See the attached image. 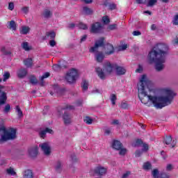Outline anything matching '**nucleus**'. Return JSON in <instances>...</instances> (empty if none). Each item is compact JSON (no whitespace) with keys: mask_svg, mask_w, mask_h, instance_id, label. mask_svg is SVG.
Wrapping results in <instances>:
<instances>
[{"mask_svg":"<svg viewBox=\"0 0 178 178\" xmlns=\"http://www.w3.org/2000/svg\"><path fill=\"white\" fill-rule=\"evenodd\" d=\"M31 84H33V86H35V84H38V79L35 77L34 75H31L29 78Z\"/></svg>","mask_w":178,"mask_h":178,"instance_id":"obj_29","label":"nucleus"},{"mask_svg":"<svg viewBox=\"0 0 178 178\" xmlns=\"http://www.w3.org/2000/svg\"><path fill=\"white\" fill-rule=\"evenodd\" d=\"M164 143L165 144H166V145H170V144H171V145L170 146V148H175V147H176V145L177 144V140H172V136H166L164 140Z\"/></svg>","mask_w":178,"mask_h":178,"instance_id":"obj_9","label":"nucleus"},{"mask_svg":"<svg viewBox=\"0 0 178 178\" xmlns=\"http://www.w3.org/2000/svg\"><path fill=\"white\" fill-rule=\"evenodd\" d=\"M8 23V26H7V28L9 29V30H13V31H16L17 29V25L16 24V22H15L14 20H11Z\"/></svg>","mask_w":178,"mask_h":178,"instance_id":"obj_20","label":"nucleus"},{"mask_svg":"<svg viewBox=\"0 0 178 178\" xmlns=\"http://www.w3.org/2000/svg\"><path fill=\"white\" fill-rule=\"evenodd\" d=\"M24 65L26 67H31L33 66V58H26L24 60Z\"/></svg>","mask_w":178,"mask_h":178,"instance_id":"obj_24","label":"nucleus"},{"mask_svg":"<svg viewBox=\"0 0 178 178\" xmlns=\"http://www.w3.org/2000/svg\"><path fill=\"white\" fill-rule=\"evenodd\" d=\"M22 47L23 48V49H24V51H30V49H31L29 46V42H24L22 44Z\"/></svg>","mask_w":178,"mask_h":178,"instance_id":"obj_35","label":"nucleus"},{"mask_svg":"<svg viewBox=\"0 0 178 178\" xmlns=\"http://www.w3.org/2000/svg\"><path fill=\"white\" fill-rule=\"evenodd\" d=\"M108 9L110 10H114V9H116V4H115V3L109 4Z\"/></svg>","mask_w":178,"mask_h":178,"instance_id":"obj_54","label":"nucleus"},{"mask_svg":"<svg viewBox=\"0 0 178 178\" xmlns=\"http://www.w3.org/2000/svg\"><path fill=\"white\" fill-rule=\"evenodd\" d=\"M158 2V0H149L148 3H147V8L151 6H154Z\"/></svg>","mask_w":178,"mask_h":178,"instance_id":"obj_40","label":"nucleus"},{"mask_svg":"<svg viewBox=\"0 0 178 178\" xmlns=\"http://www.w3.org/2000/svg\"><path fill=\"white\" fill-rule=\"evenodd\" d=\"M152 175L154 178H159V170L157 168H155L152 170Z\"/></svg>","mask_w":178,"mask_h":178,"instance_id":"obj_33","label":"nucleus"},{"mask_svg":"<svg viewBox=\"0 0 178 178\" xmlns=\"http://www.w3.org/2000/svg\"><path fill=\"white\" fill-rule=\"evenodd\" d=\"M55 37H56V33H55V31H51L46 32V35L42 36V40H43L44 41L48 40V38H50V40H55Z\"/></svg>","mask_w":178,"mask_h":178,"instance_id":"obj_14","label":"nucleus"},{"mask_svg":"<svg viewBox=\"0 0 178 178\" xmlns=\"http://www.w3.org/2000/svg\"><path fill=\"white\" fill-rule=\"evenodd\" d=\"M149 83L151 82L147 79V75H142L140 82L138 83V98L140 102L146 104H148L149 101H151L156 109H162V108L170 105L172 101L176 97V94L173 92V90L165 89V96L156 97L148 95L147 91H145V88H148Z\"/></svg>","mask_w":178,"mask_h":178,"instance_id":"obj_1","label":"nucleus"},{"mask_svg":"<svg viewBox=\"0 0 178 178\" xmlns=\"http://www.w3.org/2000/svg\"><path fill=\"white\" fill-rule=\"evenodd\" d=\"M16 129L10 128L9 131L6 129L5 134L1 135L0 138V144L2 143H5L6 141H9V140H15L16 138Z\"/></svg>","mask_w":178,"mask_h":178,"instance_id":"obj_4","label":"nucleus"},{"mask_svg":"<svg viewBox=\"0 0 178 178\" xmlns=\"http://www.w3.org/2000/svg\"><path fill=\"white\" fill-rule=\"evenodd\" d=\"M123 147V144L122 142L118 140H114L112 143V148L113 149H115V151H118V149H121Z\"/></svg>","mask_w":178,"mask_h":178,"instance_id":"obj_15","label":"nucleus"},{"mask_svg":"<svg viewBox=\"0 0 178 178\" xmlns=\"http://www.w3.org/2000/svg\"><path fill=\"white\" fill-rule=\"evenodd\" d=\"M161 178H169V175L166 173H162Z\"/></svg>","mask_w":178,"mask_h":178,"instance_id":"obj_64","label":"nucleus"},{"mask_svg":"<svg viewBox=\"0 0 178 178\" xmlns=\"http://www.w3.org/2000/svg\"><path fill=\"white\" fill-rule=\"evenodd\" d=\"M6 133V128L5 127H0V136Z\"/></svg>","mask_w":178,"mask_h":178,"instance_id":"obj_51","label":"nucleus"},{"mask_svg":"<svg viewBox=\"0 0 178 178\" xmlns=\"http://www.w3.org/2000/svg\"><path fill=\"white\" fill-rule=\"evenodd\" d=\"M0 51L5 56H8L9 55H12V51L6 50V47L2 46L0 49Z\"/></svg>","mask_w":178,"mask_h":178,"instance_id":"obj_23","label":"nucleus"},{"mask_svg":"<svg viewBox=\"0 0 178 178\" xmlns=\"http://www.w3.org/2000/svg\"><path fill=\"white\" fill-rule=\"evenodd\" d=\"M130 175V172L127 171V172L124 173L122 176V178H127Z\"/></svg>","mask_w":178,"mask_h":178,"instance_id":"obj_62","label":"nucleus"},{"mask_svg":"<svg viewBox=\"0 0 178 178\" xmlns=\"http://www.w3.org/2000/svg\"><path fill=\"white\" fill-rule=\"evenodd\" d=\"M83 13L84 15H87L88 16L91 15L92 13V9L87 7V6H84L83 8Z\"/></svg>","mask_w":178,"mask_h":178,"instance_id":"obj_25","label":"nucleus"},{"mask_svg":"<svg viewBox=\"0 0 178 178\" xmlns=\"http://www.w3.org/2000/svg\"><path fill=\"white\" fill-rule=\"evenodd\" d=\"M6 172L10 176H15V175H16V172L15 171V170L12 167H10L9 168H8L6 170Z\"/></svg>","mask_w":178,"mask_h":178,"instance_id":"obj_34","label":"nucleus"},{"mask_svg":"<svg viewBox=\"0 0 178 178\" xmlns=\"http://www.w3.org/2000/svg\"><path fill=\"white\" fill-rule=\"evenodd\" d=\"M120 108H122V109H127V103H124V102L121 103Z\"/></svg>","mask_w":178,"mask_h":178,"instance_id":"obj_61","label":"nucleus"},{"mask_svg":"<svg viewBox=\"0 0 178 178\" xmlns=\"http://www.w3.org/2000/svg\"><path fill=\"white\" fill-rule=\"evenodd\" d=\"M49 45H50V47H55L56 45V42H55L54 39H51L49 41Z\"/></svg>","mask_w":178,"mask_h":178,"instance_id":"obj_55","label":"nucleus"},{"mask_svg":"<svg viewBox=\"0 0 178 178\" xmlns=\"http://www.w3.org/2000/svg\"><path fill=\"white\" fill-rule=\"evenodd\" d=\"M51 76V74L49 72H45L41 77H40V81H44V79H48Z\"/></svg>","mask_w":178,"mask_h":178,"instance_id":"obj_45","label":"nucleus"},{"mask_svg":"<svg viewBox=\"0 0 178 178\" xmlns=\"http://www.w3.org/2000/svg\"><path fill=\"white\" fill-rule=\"evenodd\" d=\"M172 169H173V165H172V164L167 165L166 170H168V172H170V170H172Z\"/></svg>","mask_w":178,"mask_h":178,"instance_id":"obj_60","label":"nucleus"},{"mask_svg":"<svg viewBox=\"0 0 178 178\" xmlns=\"http://www.w3.org/2000/svg\"><path fill=\"white\" fill-rule=\"evenodd\" d=\"M3 76V81H6L7 80H8V79H10V73H9V72H5Z\"/></svg>","mask_w":178,"mask_h":178,"instance_id":"obj_39","label":"nucleus"},{"mask_svg":"<svg viewBox=\"0 0 178 178\" xmlns=\"http://www.w3.org/2000/svg\"><path fill=\"white\" fill-rule=\"evenodd\" d=\"M102 22L104 24H108V23H111V19H109L108 16H104L102 17Z\"/></svg>","mask_w":178,"mask_h":178,"instance_id":"obj_42","label":"nucleus"},{"mask_svg":"<svg viewBox=\"0 0 178 178\" xmlns=\"http://www.w3.org/2000/svg\"><path fill=\"white\" fill-rule=\"evenodd\" d=\"M102 24L100 22H95L91 25L90 33L93 34H98L102 32Z\"/></svg>","mask_w":178,"mask_h":178,"instance_id":"obj_6","label":"nucleus"},{"mask_svg":"<svg viewBox=\"0 0 178 178\" xmlns=\"http://www.w3.org/2000/svg\"><path fill=\"white\" fill-rule=\"evenodd\" d=\"M93 172L97 176H104V175H106V172H108V168L102 165H97L95 168Z\"/></svg>","mask_w":178,"mask_h":178,"instance_id":"obj_7","label":"nucleus"},{"mask_svg":"<svg viewBox=\"0 0 178 178\" xmlns=\"http://www.w3.org/2000/svg\"><path fill=\"white\" fill-rule=\"evenodd\" d=\"M143 168L144 170H151L152 169V165L149 162H146L143 164Z\"/></svg>","mask_w":178,"mask_h":178,"instance_id":"obj_30","label":"nucleus"},{"mask_svg":"<svg viewBox=\"0 0 178 178\" xmlns=\"http://www.w3.org/2000/svg\"><path fill=\"white\" fill-rule=\"evenodd\" d=\"M81 87L83 91H87L88 90V81L83 80L81 84Z\"/></svg>","mask_w":178,"mask_h":178,"instance_id":"obj_32","label":"nucleus"},{"mask_svg":"<svg viewBox=\"0 0 178 178\" xmlns=\"http://www.w3.org/2000/svg\"><path fill=\"white\" fill-rule=\"evenodd\" d=\"M66 109H69L70 111H72L74 109V107L72 105H67L65 107L63 108V111H66Z\"/></svg>","mask_w":178,"mask_h":178,"instance_id":"obj_48","label":"nucleus"},{"mask_svg":"<svg viewBox=\"0 0 178 178\" xmlns=\"http://www.w3.org/2000/svg\"><path fill=\"white\" fill-rule=\"evenodd\" d=\"M135 155L137 158H139V156H141V155H143V150H136L135 152Z\"/></svg>","mask_w":178,"mask_h":178,"instance_id":"obj_52","label":"nucleus"},{"mask_svg":"<svg viewBox=\"0 0 178 178\" xmlns=\"http://www.w3.org/2000/svg\"><path fill=\"white\" fill-rule=\"evenodd\" d=\"M22 12H24L26 15H27V13H29V7L25 6V7H23V8H22Z\"/></svg>","mask_w":178,"mask_h":178,"instance_id":"obj_56","label":"nucleus"},{"mask_svg":"<svg viewBox=\"0 0 178 178\" xmlns=\"http://www.w3.org/2000/svg\"><path fill=\"white\" fill-rule=\"evenodd\" d=\"M16 111L19 118H22V116H23V111H22V109L19 106H16Z\"/></svg>","mask_w":178,"mask_h":178,"instance_id":"obj_44","label":"nucleus"},{"mask_svg":"<svg viewBox=\"0 0 178 178\" xmlns=\"http://www.w3.org/2000/svg\"><path fill=\"white\" fill-rule=\"evenodd\" d=\"M136 73H141V72H143V66L139 65L138 69L136 70Z\"/></svg>","mask_w":178,"mask_h":178,"instance_id":"obj_59","label":"nucleus"},{"mask_svg":"<svg viewBox=\"0 0 178 178\" xmlns=\"http://www.w3.org/2000/svg\"><path fill=\"white\" fill-rule=\"evenodd\" d=\"M147 0H136V3H138L139 5L145 4Z\"/></svg>","mask_w":178,"mask_h":178,"instance_id":"obj_58","label":"nucleus"},{"mask_svg":"<svg viewBox=\"0 0 178 178\" xmlns=\"http://www.w3.org/2000/svg\"><path fill=\"white\" fill-rule=\"evenodd\" d=\"M169 54V46L165 43L156 44L149 52L147 58L149 63H155V69L157 72L163 70L166 62V56Z\"/></svg>","mask_w":178,"mask_h":178,"instance_id":"obj_2","label":"nucleus"},{"mask_svg":"<svg viewBox=\"0 0 178 178\" xmlns=\"http://www.w3.org/2000/svg\"><path fill=\"white\" fill-rule=\"evenodd\" d=\"M143 149H142V151H145V152H147V151L149 149V146H148V144L143 143Z\"/></svg>","mask_w":178,"mask_h":178,"instance_id":"obj_49","label":"nucleus"},{"mask_svg":"<svg viewBox=\"0 0 178 178\" xmlns=\"http://www.w3.org/2000/svg\"><path fill=\"white\" fill-rule=\"evenodd\" d=\"M144 144V142H143V140L138 138L135 140V143L132 144L133 147H139V145H143Z\"/></svg>","mask_w":178,"mask_h":178,"instance_id":"obj_31","label":"nucleus"},{"mask_svg":"<svg viewBox=\"0 0 178 178\" xmlns=\"http://www.w3.org/2000/svg\"><path fill=\"white\" fill-rule=\"evenodd\" d=\"M101 47H105V38L101 37L95 42L93 47L89 49L90 54H95V59L98 63H102L104 59H105V54L102 51H99V48Z\"/></svg>","mask_w":178,"mask_h":178,"instance_id":"obj_3","label":"nucleus"},{"mask_svg":"<svg viewBox=\"0 0 178 178\" xmlns=\"http://www.w3.org/2000/svg\"><path fill=\"white\" fill-rule=\"evenodd\" d=\"M115 69L117 76H123L124 74H126L127 70L125 67H120L118 65V64H115Z\"/></svg>","mask_w":178,"mask_h":178,"instance_id":"obj_13","label":"nucleus"},{"mask_svg":"<svg viewBox=\"0 0 178 178\" xmlns=\"http://www.w3.org/2000/svg\"><path fill=\"white\" fill-rule=\"evenodd\" d=\"M42 151H43L44 155H50L51 154V146L48 144V143H44L39 145Z\"/></svg>","mask_w":178,"mask_h":178,"instance_id":"obj_10","label":"nucleus"},{"mask_svg":"<svg viewBox=\"0 0 178 178\" xmlns=\"http://www.w3.org/2000/svg\"><path fill=\"white\" fill-rule=\"evenodd\" d=\"M47 133H49V134H52L54 133V131L49 128H46L44 130L40 131L39 133L40 138H44Z\"/></svg>","mask_w":178,"mask_h":178,"instance_id":"obj_21","label":"nucleus"},{"mask_svg":"<svg viewBox=\"0 0 178 178\" xmlns=\"http://www.w3.org/2000/svg\"><path fill=\"white\" fill-rule=\"evenodd\" d=\"M9 112H10V105L7 104V105H6V106L3 109V113H9Z\"/></svg>","mask_w":178,"mask_h":178,"instance_id":"obj_47","label":"nucleus"},{"mask_svg":"<svg viewBox=\"0 0 178 178\" xmlns=\"http://www.w3.org/2000/svg\"><path fill=\"white\" fill-rule=\"evenodd\" d=\"M96 73L97 74L98 77L101 79V80H105L106 75L105 74V72H104V70H102V68L97 67Z\"/></svg>","mask_w":178,"mask_h":178,"instance_id":"obj_16","label":"nucleus"},{"mask_svg":"<svg viewBox=\"0 0 178 178\" xmlns=\"http://www.w3.org/2000/svg\"><path fill=\"white\" fill-rule=\"evenodd\" d=\"M117 25L115 24H111L108 26V30H115L116 29Z\"/></svg>","mask_w":178,"mask_h":178,"instance_id":"obj_53","label":"nucleus"},{"mask_svg":"<svg viewBox=\"0 0 178 178\" xmlns=\"http://www.w3.org/2000/svg\"><path fill=\"white\" fill-rule=\"evenodd\" d=\"M133 35L134 36L141 35V32H140V31H134L133 32Z\"/></svg>","mask_w":178,"mask_h":178,"instance_id":"obj_63","label":"nucleus"},{"mask_svg":"<svg viewBox=\"0 0 178 178\" xmlns=\"http://www.w3.org/2000/svg\"><path fill=\"white\" fill-rule=\"evenodd\" d=\"M110 99L111 101L112 105H116V99H118V98L116 97V95L112 94L111 95Z\"/></svg>","mask_w":178,"mask_h":178,"instance_id":"obj_37","label":"nucleus"},{"mask_svg":"<svg viewBox=\"0 0 178 178\" xmlns=\"http://www.w3.org/2000/svg\"><path fill=\"white\" fill-rule=\"evenodd\" d=\"M78 27H79L82 30H88V26H87V24H86L83 22H80L78 25Z\"/></svg>","mask_w":178,"mask_h":178,"instance_id":"obj_41","label":"nucleus"},{"mask_svg":"<svg viewBox=\"0 0 178 178\" xmlns=\"http://www.w3.org/2000/svg\"><path fill=\"white\" fill-rule=\"evenodd\" d=\"M29 154L30 156L34 158L38 155V147L35 146L34 147H31L29 149Z\"/></svg>","mask_w":178,"mask_h":178,"instance_id":"obj_17","label":"nucleus"},{"mask_svg":"<svg viewBox=\"0 0 178 178\" xmlns=\"http://www.w3.org/2000/svg\"><path fill=\"white\" fill-rule=\"evenodd\" d=\"M3 88H5V86L0 85V92L1 93L0 96V107L1 105H5V104H6V101H8V96L6 95V92H2Z\"/></svg>","mask_w":178,"mask_h":178,"instance_id":"obj_8","label":"nucleus"},{"mask_svg":"<svg viewBox=\"0 0 178 178\" xmlns=\"http://www.w3.org/2000/svg\"><path fill=\"white\" fill-rule=\"evenodd\" d=\"M17 74L19 79H23L27 76V70L25 68H21L17 71Z\"/></svg>","mask_w":178,"mask_h":178,"instance_id":"obj_19","label":"nucleus"},{"mask_svg":"<svg viewBox=\"0 0 178 178\" xmlns=\"http://www.w3.org/2000/svg\"><path fill=\"white\" fill-rule=\"evenodd\" d=\"M77 77H79V72L75 68H72L66 74L65 79L70 84H73L76 83Z\"/></svg>","mask_w":178,"mask_h":178,"instance_id":"obj_5","label":"nucleus"},{"mask_svg":"<svg viewBox=\"0 0 178 178\" xmlns=\"http://www.w3.org/2000/svg\"><path fill=\"white\" fill-rule=\"evenodd\" d=\"M52 69L53 70H54V72H60V70L62 69V66H60V65H58V64H54L52 66Z\"/></svg>","mask_w":178,"mask_h":178,"instance_id":"obj_36","label":"nucleus"},{"mask_svg":"<svg viewBox=\"0 0 178 178\" xmlns=\"http://www.w3.org/2000/svg\"><path fill=\"white\" fill-rule=\"evenodd\" d=\"M29 31H30V27L29 26H22V29L20 30V34H23L26 35Z\"/></svg>","mask_w":178,"mask_h":178,"instance_id":"obj_27","label":"nucleus"},{"mask_svg":"<svg viewBox=\"0 0 178 178\" xmlns=\"http://www.w3.org/2000/svg\"><path fill=\"white\" fill-rule=\"evenodd\" d=\"M100 48H105V49L106 50V55H112L115 53V48L113 47V45H112V44L111 43H107L106 44H104V46L100 47Z\"/></svg>","mask_w":178,"mask_h":178,"instance_id":"obj_11","label":"nucleus"},{"mask_svg":"<svg viewBox=\"0 0 178 178\" xmlns=\"http://www.w3.org/2000/svg\"><path fill=\"white\" fill-rule=\"evenodd\" d=\"M83 122L86 124H92V122H94V120L91 118L90 116H86L83 118Z\"/></svg>","mask_w":178,"mask_h":178,"instance_id":"obj_28","label":"nucleus"},{"mask_svg":"<svg viewBox=\"0 0 178 178\" xmlns=\"http://www.w3.org/2000/svg\"><path fill=\"white\" fill-rule=\"evenodd\" d=\"M56 170V172H60L62 170V162H60V161H57Z\"/></svg>","mask_w":178,"mask_h":178,"instance_id":"obj_38","label":"nucleus"},{"mask_svg":"<svg viewBox=\"0 0 178 178\" xmlns=\"http://www.w3.org/2000/svg\"><path fill=\"white\" fill-rule=\"evenodd\" d=\"M8 9L9 10H13V9H15V3H13V2H10L8 3Z\"/></svg>","mask_w":178,"mask_h":178,"instance_id":"obj_50","label":"nucleus"},{"mask_svg":"<svg viewBox=\"0 0 178 178\" xmlns=\"http://www.w3.org/2000/svg\"><path fill=\"white\" fill-rule=\"evenodd\" d=\"M71 159L73 163H76V162H77V157L75 156V154L71 155Z\"/></svg>","mask_w":178,"mask_h":178,"instance_id":"obj_57","label":"nucleus"},{"mask_svg":"<svg viewBox=\"0 0 178 178\" xmlns=\"http://www.w3.org/2000/svg\"><path fill=\"white\" fill-rule=\"evenodd\" d=\"M118 151H120L119 154L122 156L126 155V152H127V149L126 148H123V146Z\"/></svg>","mask_w":178,"mask_h":178,"instance_id":"obj_43","label":"nucleus"},{"mask_svg":"<svg viewBox=\"0 0 178 178\" xmlns=\"http://www.w3.org/2000/svg\"><path fill=\"white\" fill-rule=\"evenodd\" d=\"M115 66H116V64H112L110 62H107L104 65V70H106L108 74H111V73L113 72V69H115Z\"/></svg>","mask_w":178,"mask_h":178,"instance_id":"obj_12","label":"nucleus"},{"mask_svg":"<svg viewBox=\"0 0 178 178\" xmlns=\"http://www.w3.org/2000/svg\"><path fill=\"white\" fill-rule=\"evenodd\" d=\"M174 26H178V14L175 15L172 20Z\"/></svg>","mask_w":178,"mask_h":178,"instance_id":"obj_46","label":"nucleus"},{"mask_svg":"<svg viewBox=\"0 0 178 178\" xmlns=\"http://www.w3.org/2000/svg\"><path fill=\"white\" fill-rule=\"evenodd\" d=\"M63 119L65 124H70L72 123V117L70 116V114L66 112L64 113Z\"/></svg>","mask_w":178,"mask_h":178,"instance_id":"obj_18","label":"nucleus"},{"mask_svg":"<svg viewBox=\"0 0 178 178\" xmlns=\"http://www.w3.org/2000/svg\"><path fill=\"white\" fill-rule=\"evenodd\" d=\"M23 178H34V174L31 170H26L24 172Z\"/></svg>","mask_w":178,"mask_h":178,"instance_id":"obj_22","label":"nucleus"},{"mask_svg":"<svg viewBox=\"0 0 178 178\" xmlns=\"http://www.w3.org/2000/svg\"><path fill=\"white\" fill-rule=\"evenodd\" d=\"M43 16L45 19H49V17L52 16V13L51 12V10L46 9L43 12Z\"/></svg>","mask_w":178,"mask_h":178,"instance_id":"obj_26","label":"nucleus"}]
</instances>
